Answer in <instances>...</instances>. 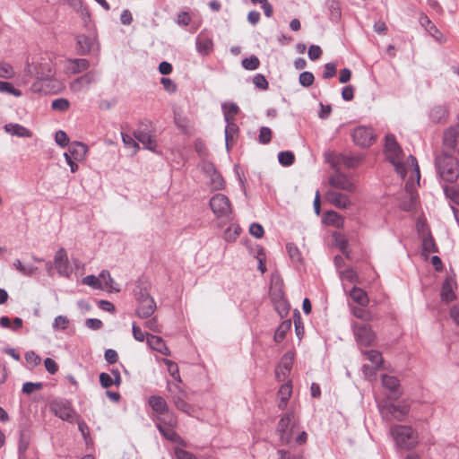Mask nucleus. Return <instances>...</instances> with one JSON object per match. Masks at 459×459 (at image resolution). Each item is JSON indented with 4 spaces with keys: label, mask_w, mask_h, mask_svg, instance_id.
I'll list each match as a JSON object with an SVG mask.
<instances>
[{
    "label": "nucleus",
    "mask_w": 459,
    "mask_h": 459,
    "mask_svg": "<svg viewBox=\"0 0 459 459\" xmlns=\"http://www.w3.org/2000/svg\"><path fill=\"white\" fill-rule=\"evenodd\" d=\"M225 120L229 122L238 112V107L235 103H226L222 106Z\"/></svg>",
    "instance_id": "obj_47"
},
{
    "label": "nucleus",
    "mask_w": 459,
    "mask_h": 459,
    "mask_svg": "<svg viewBox=\"0 0 459 459\" xmlns=\"http://www.w3.org/2000/svg\"><path fill=\"white\" fill-rule=\"evenodd\" d=\"M269 295L273 302L284 299L282 282L280 277L277 275H273L272 277Z\"/></svg>",
    "instance_id": "obj_24"
},
{
    "label": "nucleus",
    "mask_w": 459,
    "mask_h": 459,
    "mask_svg": "<svg viewBox=\"0 0 459 459\" xmlns=\"http://www.w3.org/2000/svg\"><path fill=\"white\" fill-rule=\"evenodd\" d=\"M455 281L451 278H447L445 280L442 290H441V299L446 302H450L455 299V294L454 292Z\"/></svg>",
    "instance_id": "obj_29"
},
{
    "label": "nucleus",
    "mask_w": 459,
    "mask_h": 459,
    "mask_svg": "<svg viewBox=\"0 0 459 459\" xmlns=\"http://www.w3.org/2000/svg\"><path fill=\"white\" fill-rule=\"evenodd\" d=\"M169 391L172 394V400L175 406L181 411L190 414L193 411V407L186 401L187 396L186 393L181 389L178 384H171L169 381L167 383Z\"/></svg>",
    "instance_id": "obj_8"
},
{
    "label": "nucleus",
    "mask_w": 459,
    "mask_h": 459,
    "mask_svg": "<svg viewBox=\"0 0 459 459\" xmlns=\"http://www.w3.org/2000/svg\"><path fill=\"white\" fill-rule=\"evenodd\" d=\"M156 310V303L153 299H146L138 303L136 313L140 317L151 316Z\"/></svg>",
    "instance_id": "obj_22"
},
{
    "label": "nucleus",
    "mask_w": 459,
    "mask_h": 459,
    "mask_svg": "<svg viewBox=\"0 0 459 459\" xmlns=\"http://www.w3.org/2000/svg\"><path fill=\"white\" fill-rule=\"evenodd\" d=\"M420 23L437 41H439V42L445 41V38H444L443 34L432 23V22L429 19V17L427 15L422 14L420 17Z\"/></svg>",
    "instance_id": "obj_25"
},
{
    "label": "nucleus",
    "mask_w": 459,
    "mask_h": 459,
    "mask_svg": "<svg viewBox=\"0 0 459 459\" xmlns=\"http://www.w3.org/2000/svg\"><path fill=\"white\" fill-rule=\"evenodd\" d=\"M279 162L283 166H290L294 162V154L290 152H281L278 154Z\"/></svg>",
    "instance_id": "obj_51"
},
{
    "label": "nucleus",
    "mask_w": 459,
    "mask_h": 459,
    "mask_svg": "<svg viewBox=\"0 0 459 459\" xmlns=\"http://www.w3.org/2000/svg\"><path fill=\"white\" fill-rule=\"evenodd\" d=\"M133 335L135 341L140 342L146 341L147 344H159L161 342L160 337L149 333L145 334L143 331L135 325H133Z\"/></svg>",
    "instance_id": "obj_21"
},
{
    "label": "nucleus",
    "mask_w": 459,
    "mask_h": 459,
    "mask_svg": "<svg viewBox=\"0 0 459 459\" xmlns=\"http://www.w3.org/2000/svg\"><path fill=\"white\" fill-rule=\"evenodd\" d=\"M70 103L68 100L60 98L52 101L51 108L55 110L65 111L69 108Z\"/></svg>",
    "instance_id": "obj_53"
},
{
    "label": "nucleus",
    "mask_w": 459,
    "mask_h": 459,
    "mask_svg": "<svg viewBox=\"0 0 459 459\" xmlns=\"http://www.w3.org/2000/svg\"><path fill=\"white\" fill-rule=\"evenodd\" d=\"M293 360H294V352L288 351L282 356L278 366H280L281 368H284L285 371H290L292 365H293Z\"/></svg>",
    "instance_id": "obj_44"
},
{
    "label": "nucleus",
    "mask_w": 459,
    "mask_h": 459,
    "mask_svg": "<svg viewBox=\"0 0 459 459\" xmlns=\"http://www.w3.org/2000/svg\"><path fill=\"white\" fill-rule=\"evenodd\" d=\"M210 207L216 218H228L231 212L232 206L228 196L223 194H215L209 202Z\"/></svg>",
    "instance_id": "obj_7"
},
{
    "label": "nucleus",
    "mask_w": 459,
    "mask_h": 459,
    "mask_svg": "<svg viewBox=\"0 0 459 459\" xmlns=\"http://www.w3.org/2000/svg\"><path fill=\"white\" fill-rule=\"evenodd\" d=\"M4 129L7 134L13 136L20 138H30L32 136V132L20 124L8 123L4 125Z\"/></svg>",
    "instance_id": "obj_20"
},
{
    "label": "nucleus",
    "mask_w": 459,
    "mask_h": 459,
    "mask_svg": "<svg viewBox=\"0 0 459 459\" xmlns=\"http://www.w3.org/2000/svg\"><path fill=\"white\" fill-rule=\"evenodd\" d=\"M444 147L450 154H459V126H451L444 133Z\"/></svg>",
    "instance_id": "obj_16"
},
{
    "label": "nucleus",
    "mask_w": 459,
    "mask_h": 459,
    "mask_svg": "<svg viewBox=\"0 0 459 459\" xmlns=\"http://www.w3.org/2000/svg\"><path fill=\"white\" fill-rule=\"evenodd\" d=\"M391 434L396 445L403 449L410 450L416 445L413 430L409 426L396 425L391 429Z\"/></svg>",
    "instance_id": "obj_4"
},
{
    "label": "nucleus",
    "mask_w": 459,
    "mask_h": 459,
    "mask_svg": "<svg viewBox=\"0 0 459 459\" xmlns=\"http://www.w3.org/2000/svg\"><path fill=\"white\" fill-rule=\"evenodd\" d=\"M42 386H43V383H41V382H39V383L26 382L23 384L22 390V393H24L26 394H30L34 391L41 389Z\"/></svg>",
    "instance_id": "obj_55"
},
{
    "label": "nucleus",
    "mask_w": 459,
    "mask_h": 459,
    "mask_svg": "<svg viewBox=\"0 0 459 459\" xmlns=\"http://www.w3.org/2000/svg\"><path fill=\"white\" fill-rule=\"evenodd\" d=\"M286 247L290 259L293 262H299L301 259V255L298 247L293 244H288Z\"/></svg>",
    "instance_id": "obj_58"
},
{
    "label": "nucleus",
    "mask_w": 459,
    "mask_h": 459,
    "mask_svg": "<svg viewBox=\"0 0 459 459\" xmlns=\"http://www.w3.org/2000/svg\"><path fill=\"white\" fill-rule=\"evenodd\" d=\"M293 421L294 412L289 411L282 415L278 422L277 432L282 444L288 443L290 440Z\"/></svg>",
    "instance_id": "obj_12"
},
{
    "label": "nucleus",
    "mask_w": 459,
    "mask_h": 459,
    "mask_svg": "<svg viewBox=\"0 0 459 459\" xmlns=\"http://www.w3.org/2000/svg\"><path fill=\"white\" fill-rule=\"evenodd\" d=\"M54 414L63 420L73 423L80 419L78 413L72 407L70 401L66 399H55L50 404Z\"/></svg>",
    "instance_id": "obj_6"
},
{
    "label": "nucleus",
    "mask_w": 459,
    "mask_h": 459,
    "mask_svg": "<svg viewBox=\"0 0 459 459\" xmlns=\"http://www.w3.org/2000/svg\"><path fill=\"white\" fill-rule=\"evenodd\" d=\"M381 382L383 386L391 392L388 398L395 400L399 397L400 394L397 392V389L400 386V381L396 377L385 374L381 377Z\"/></svg>",
    "instance_id": "obj_19"
},
{
    "label": "nucleus",
    "mask_w": 459,
    "mask_h": 459,
    "mask_svg": "<svg viewBox=\"0 0 459 459\" xmlns=\"http://www.w3.org/2000/svg\"><path fill=\"white\" fill-rule=\"evenodd\" d=\"M71 325H72L71 320L66 316H62V315L55 317L53 324H52L53 329L57 332L67 331L68 329H70Z\"/></svg>",
    "instance_id": "obj_38"
},
{
    "label": "nucleus",
    "mask_w": 459,
    "mask_h": 459,
    "mask_svg": "<svg viewBox=\"0 0 459 459\" xmlns=\"http://www.w3.org/2000/svg\"><path fill=\"white\" fill-rule=\"evenodd\" d=\"M14 76V70L13 66L6 63L0 61V77L11 79Z\"/></svg>",
    "instance_id": "obj_48"
},
{
    "label": "nucleus",
    "mask_w": 459,
    "mask_h": 459,
    "mask_svg": "<svg viewBox=\"0 0 459 459\" xmlns=\"http://www.w3.org/2000/svg\"><path fill=\"white\" fill-rule=\"evenodd\" d=\"M353 334L356 342L360 344H371L376 340V333L369 325L354 323Z\"/></svg>",
    "instance_id": "obj_13"
},
{
    "label": "nucleus",
    "mask_w": 459,
    "mask_h": 459,
    "mask_svg": "<svg viewBox=\"0 0 459 459\" xmlns=\"http://www.w3.org/2000/svg\"><path fill=\"white\" fill-rule=\"evenodd\" d=\"M175 455L177 459H197L192 453L181 448L175 449Z\"/></svg>",
    "instance_id": "obj_64"
},
{
    "label": "nucleus",
    "mask_w": 459,
    "mask_h": 459,
    "mask_svg": "<svg viewBox=\"0 0 459 459\" xmlns=\"http://www.w3.org/2000/svg\"><path fill=\"white\" fill-rule=\"evenodd\" d=\"M0 92L8 93L14 97L22 96V91L19 89L14 88L12 83L4 81H0Z\"/></svg>",
    "instance_id": "obj_46"
},
{
    "label": "nucleus",
    "mask_w": 459,
    "mask_h": 459,
    "mask_svg": "<svg viewBox=\"0 0 459 459\" xmlns=\"http://www.w3.org/2000/svg\"><path fill=\"white\" fill-rule=\"evenodd\" d=\"M351 311L354 316L364 321H370L373 318L371 312L363 307L351 306Z\"/></svg>",
    "instance_id": "obj_42"
},
{
    "label": "nucleus",
    "mask_w": 459,
    "mask_h": 459,
    "mask_svg": "<svg viewBox=\"0 0 459 459\" xmlns=\"http://www.w3.org/2000/svg\"><path fill=\"white\" fill-rule=\"evenodd\" d=\"M329 184L335 188L352 193L356 190V185L352 181V179L342 173L340 170H336L335 173H333L330 179Z\"/></svg>",
    "instance_id": "obj_14"
},
{
    "label": "nucleus",
    "mask_w": 459,
    "mask_h": 459,
    "mask_svg": "<svg viewBox=\"0 0 459 459\" xmlns=\"http://www.w3.org/2000/svg\"><path fill=\"white\" fill-rule=\"evenodd\" d=\"M423 250L428 253L437 252V247L434 239L431 237H427L423 239Z\"/></svg>",
    "instance_id": "obj_60"
},
{
    "label": "nucleus",
    "mask_w": 459,
    "mask_h": 459,
    "mask_svg": "<svg viewBox=\"0 0 459 459\" xmlns=\"http://www.w3.org/2000/svg\"><path fill=\"white\" fill-rule=\"evenodd\" d=\"M379 411L385 418L391 417L402 421L409 413V407L407 405H395L385 402L379 404Z\"/></svg>",
    "instance_id": "obj_11"
},
{
    "label": "nucleus",
    "mask_w": 459,
    "mask_h": 459,
    "mask_svg": "<svg viewBox=\"0 0 459 459\" xmlns=\"http://www.w3.org/2000/svg\"><path fill=\"white\" fill-rule=\"evenodd\" d=\"M199 168L206 179L205 184L210 188V190L218 191L224 188V179L214 168L212 163L204 160L200 163Z\"/></svg>",
    "instance_id": "obj_5"
},
{
    "label": "nucleus",
    "mask_w": 459,
    "mask_h": 459,
    "mask_svg": "<svg viewBox=\"0 0 459 459\" xmlns=\"http://www.w3.org/2000/svg\"><path fill=\"white\" fill-rule=\"evenodd\" d=\"M213 48L212 39L207 37H198L196 40V48L201 55H208Z\"/></svg>",
    "instance_id": "obj_35"
},
{
    "label": "nucleus",
    "mask_w": 459,
    "mask_h": 459,
    "mask_svg": "<svg viewBox=\"0 0 459 459\" xmlns=\"http://www.w3.org/2000/svg\"><path fill=\"white\" fill-rule=\"evenodd\" d=\"M290 327L291 322L290 320L282 322L274 333V341L276 342H281L284 340L286 333L290 330Z\"/></svg>",
    "instance_id": "obj_39"
},
{
    "label": "nucleus",
    "mask_w": 459,
    "mask_h": 459,
    "mask_svg": "<svg viewBox=\"0 0 459 459\" xmlns=\"http://www.w3.org/2000/svg\"><path fill=\"white\" fill-rule=\"evenodd\" d=\"M416 185L412 180H408L405 185V195L400 203V207L406 212L413 211L417 205V195L415 194Z\"/></svg>",
    "instance_id": "obj_15"
},
{
    "label": "nucleus",
    "mask_w": 459,
    "mask_h": 459,
    "mask_svg": "<svg viewBox=\"0 0 459 459\" xmlns=\"http://www.w3.org/2000/svg\"><path fill=\"white\" fill-rule=\"evenodd\" d=\"M149 405L152 407V409L156 411L157 413L162 415L166 412H168V404L166 401L159 395H152L149 398Z\"/></svg>",
    "instance_id": "obj_28"
},
{
    "label": "nucleus",
    "mask_w": 459,
    "mask_h": 459,
    "mask_svg": "<svg viewBox=\"0 0 459 459\" xmlns=\"http://www.w3.org/2000/svg\"><path fill=\"white\" fill-rule=\"evenodd\" d=\"M326 200L339 209H346L351 203L348 195L334 190H329L325 194Z\"/></svg>",
    "instance_id": "obj_18"
},
{
    "label": "nucleus",
    "mask_w": 459,
    "mask_h": 459,
    "mask_svg": "<svg viewBox=\"0 0 459 459\" xmlns=\"http://www.w3.org/2000/svg\"><path fill=\"white\" fill-rule=\"evenodd\" d=\"M134 138L139 143H143L146 149L154 151L156 147V142L149 132L137 130L134 132Z\"/></svg>",
    "instance_id": "obj_26"
},
{
    "label": "nucleus",
    "mask_w": 459,
    "mask_h": 459,
    "mask_svg": "<svg viewBox=\"0 0 459 459\" xmlns=\"http://www.w3.org/2000/svg\"><path fill=\"white\" fill-rule=\"evenodd\" d=\"M341 277L342 280H346L350 282H357L358 281L357 273L353 269H347L342 272Z\"/></svg>",
    "instance_id": "obj_62"
},
{
    "label": "nucleus",
    "mask_w": 459,
    "mask_h": 459,
    "mask_svg": "<svg viewBox=\"0 0 459 459\" xmlns=\"http://www.w3.org/2000/svg\"><path fill=\"white\" fill-rule=\"evenodd\" d=\"M28 73L38 79V81L31 85V90L34 92L45 91L41 85V82L49 81L54 78L55 75V70L48 61L33 62L28 66Z\"/></svg>",
    "instance_id": "obj_2"
},
{
    "label": "nucleus",
    "mask_w": 459,
    "mask_h": 459,
    "mask_svg": "<svg viewBox=\"0 0 459 459\" xmlns=\"http://www.w3.org/2000/svg\"><path fill=\"white\" fill-rule=\"evenodd\" d=\"M82 283L95 290H102V281L100 275H88L82 280Z\"/></svg>",
    "instance_id": "obj_45"
},
{
    "label": "nucleus",
    "mask_w": 459,
    "mask_h": 459,
    "mask_svg": "<svg viewBox=\"0 0 459 459\" xmlns=\"http://www.w3.org/2000/svg\"><path fill=\"white\" fill-rule=\"evenodd\" d=\"M77 45L79 48V51L82 54H86L93 48L95 41L91 38H89L84 35H80L77 37Z\"/></svg>",
    "instance_id": "obj_36"
},
{
    "label": "nucleus",
    "mask_w": 459,
    "mask_h": 459,
    "mask_svg": "<svg viewBox=\"0 0 459 459\" xmlns=\"http://www.w3.org/2000/svg\"><path fill=\"white\" fill-rule=\"evenodd\" d=\"M54 264L59 275L69 277L71 269L69 266L67 254L65 248H59L55 254Z\"/></svg>",
    "instance_id": "obj_17"
},
{
    "label": "nucleus",
    "mask_w": 459,
    "mask_h": 459,
    "mask_svg": "<svg viewBox=\"0 0 459 459\" xmlns=\"http://www.w3.org/2000/svg\"><path fill=\"white\" fill-rule=\"evenodd\" d=\"M89 67V62L86 59H70L68 60L67 70L73 74H79Z\"/></svg>",
    "instance_id": "obj_34"
},
{
    "label": "nucleus",
    "mask_w": 459,
    "mask_h": 459,
    "mask_svg": "<svg viewBox=\"0 0 459 459\" xmlns=\"http://www.w3.org/2000/svg\"><path fill=\"white\" fill-rule=\"evenodd\" d=\"M273 304H274L275 309L277 310V312L279 313V315L281 317L288 314L289 309H290V305L285 298L281 299L278 301H273Z\"/></svg>",
    "instance_id": "obj_50"
},
{
    "label": "nucleus",
    "mask_w": 459,
    "mask_h": 459,
    "mask_svg": "<svg viewBox=\"0 0 459 459\" xmlns=\"http://www.w3.org/2000/svg\"><path fill=\"white\" fill-rule=\"evenodd\" d=\"M100 277L101 278L102 281V290H106L108 292H119L120 288L119 284L117 283L112 277L110 276V273L108 271H102L100 273Z\"/></svg>",
    "instance_id": "obj_27"
},
{
    "label": "nucleus",
    "mask_w": 459,
    "mask_h": 459,
    "mask_svg": "<svg viewBox=\"0 0 459 459\" xmlns=\"http://www.w3.org/2000/svg\"><path fill=\"white\" fill-rule=\"evenodd\" d=\"M89 152L88 146L82 142H74L69 147V152L76 161H82L86 159Z\"/></svg>",
    "instance_id": "obj_23"
},
{
    "label": "nucleus",
    "mask_w": 459,
    "mask_h": 459,
    "mask_svg": "<svg viewBox=\"0 0 459 459\" xmlns=\"http://www.w3.org/2000/svg\"><path fill=\"white\" fill-rule=\"evenodd\" d=\"M291 395V385L289 383L281 385L278 391V396L280 398L278 407L279 409H284L289 402Z\"/></svg>",
    "instance_id": "obj_33"
},
{
    "label": "nucleus",
    "mask_w": 459,
    "mask_h": 459,
    "mask_svg": "<svg viewBox=\"0 0 459 459\" xmlns=\"http://www.w3.org/2000/svg\"><path fill=\"white\" fill-rule=\"evenodd\" d=\"M25 359H26V362L30 366V367H34V366H37L40 363L41 361V359L39 356H38L36 353H34L33 351H27L25 353Z\"/></svg>",
    "instance_id": "obj_59"
},
{
    "label": "nucleus",
    "mask_w": 459,
    "mask_h": 459,
    "mask_svg": "<svg viewBox=\"0 0 459 459\" xmlns=\"http://www.w3.org/2000/svg\"><path fill=\"white\" fill-rule=\"evenodd\" d=\"M253 82L257 88L261 90H266L268 88L267 80L264 75L260 74L254 76Z\"/></svg>",
    "instance_id": "obj_61"
},
{
    "label": "nucleus",
    "mask_w": 459,
    "mask_h": 459,
    "mask_svg": "<svg viewBox=\"0 0 459 459\" xmlns=\"http://www.w3.org/2000/svg\"><path fill=\"white\" fill-rule=\"evenodd\" d=\"M177 424V420L174 417H170L167 422L165 420L159 419V422L156 424L157 429L162 437L166 439L185 446V442L182 437L173 429V427Z\"/></svg>",
    "instance_id": "obj_9"
},
{
    "label": "nucleus",
    "mask_w": 459,
    "mask_h": 459,
    "mask_svg": "<svg viewBox=\"0 0 459 459\" xmlns=\"http://www.w3.org/2000/svg\"><path fill=\"white\" fill-rule=\"evenodd\" d=\"M323 222L336 228L343 226V218L334 211H327L323 218Z\"/></svg>",
    "instance_id": "obj_31"
},
{
    "label": "nucleus",
    "mask_w": 459,
    "mask_h": 459,
    "mask_svg": "<svg viewBox=\"0 0 459 459\" xmlns=\"http://www.w3.org/2000/svg\"><path fill=\"white\" fill-rule=\"evenodd\" d=\"M13 266L19 273H21L22 275H25V276L32 275L35 273V271L37 270V267H35L33 265H24V264H22V263L19 259H16L13 262Z\"/></svg>",
    "instance_id": "obj_43"
},
{
    "label": "nucleus",
    "mask_w": 459,
    "mask_h": 459,
    "mask_svg": "<svg viewBox=\"0 0 459 459\" xmlns=\"http://www.w3.org/2000/svg\"><path fill=\"white\" fill-rule=\"evenodd\" d=\"M315 77L310 72H303L299 74V82L304 87H309L313 84Z\"/></svg>",
    "instance_id": "obj_54"
},
{
    "label": "nucleus",
    "mask_w": 459,
    "mask_h": 459,
    "mask_svg": "<svg viewBox=\"0 0 459 459\" xmlns=\"http://www.w3.org/2000/svg\"><path fill=\"white\" fill-rule=\"evenodd\" d=\"M259 142L263 144H266L271 141L272 130L269 127L263 126L259 132Z\"/></svg>",
    "instance_id": "obj_57"
},
{
    "label": "nucleus",
    "mask_w": 459,
    "mask_h": 459,
    "mask_svg": "<svg viewBox=\"0 0 459 459\" xmlns=\"http://www.w3.org/2000/svg\"><path fill=\"white\" fill-rule=\"evenodd\" d=\"M100 383L103 388H108L114 385L113 378L106 372H102L99 377Z\"/></svg>",
    "instance_id": "obj_63"
},
{
    "label": "nucleus",
    "mask_w": 459,
    "mask_h": 459,
    "mask_svg": "<svg viewBox=\"0 0 459 459\" xmlns=\"http://www.w3.org/2000/svg\"><path fill=\"white\" fill-rule=\"evenodd\" d=\"M351 299L361 307H366L369 303V299L366 291L360 288L354 287L349 292Z\"/></svg>",
    "instance_id": "obj_30"
},
{
    "label": "nucleus",
    "mask_w": 459,
    "mask_h": 459,
    "mask_svg": "<svg viewBox=\"0 0 459 459\" xmlns=\"http://www.w3.org/2000/svg\"><path fill=\"white\" fill-rule=\"evenodd\" d=\"M255 257L256 258L257 263H258V267H257L258 270L262 273H264L266 272V266H265L266 255H265L264 248L258 247Z\"/></svg>",
    "instance_id": "obj_49"
},
{
    "label": "nucleus",
    "mask_w": 459,
    "mask_h": 459,
    "mask_svg": "<svg viewBox=\"0 0 459 459\" xmlns=\"http://www.w3.org/2000/svg\"><path fill=\"white\" fill-rule=\"evenodd\" d=\"M436 165L440 178L447 182H454L459 176L458 161L451 154H442L436 159Z\"/></svg>",
    "instance_id": "obj_3"
},
{
    "label": "nucleus",
    "mask_w": 459,
    "mask_h": 459,
    "mask_svg": "<svg viewBox=\"0 0 459 459\" xmlns=\"http://www.w3.org/2000/svg\"><path fill=\"white\" fill-rule=\"evenodd\" d=\"M352 139L355 144L364 148L372 145L377 139V135L371 127L360 126L353 130Z\"/></svg>",
    "instance_id": "obj_10"
},
{
    "label": "nucleus",
    "mask_w": 459,
    "mask_h": 459,
    "mask_svg": "<svg viewBox=\"0 0 459 459\" xmlns=\"http://www.w3.org/2000/svg\"><path fill=\"white\" fill-rule=\"evenodd\" d=\"M385 154L387 160L393 164L395 171L402 177L404 178L409 170L411 171V177L414 176L417 178V182H420V168L416 158L410 155L406 161H403V153L396 142L395 138L392 134H388L385 137Z\"/></svg>",
    "instance_id": "obj_1"
},
{
    "label": "nucleus",
    "mask_w": 459,
    "mask_h": 459,
    "mask_svg": "<svg viewBox=\"0 0 459 459\" xmlns=\"http://www.w3.org/2000/svg\"><path fill=\"white\" fill-rule=\"evenodd\" d=\"M447 115L446 108L443 106L434 107L430 111V118L436 123L441 122Z\"/></svg>",
    "instance_id": "obj_41"
},
{
    "label": "nucleus",
    "mask_w": 459,
    "mask_h": 459,
    "mask_svg": "<svg viewBox=\"0 0 459 459\" xmlns=\"http://www.w3.org/2000/svg\"><path fill=\"white\" fill-rule=\"evenodd\" d=\"M161 361L167 366L168 371L169 375L178 382L181 383L182 379L179 374L178 366L174 361L168 359H162Z\"/></svg>",
    "instance_id": "obj_40"
},
{
    "label": "nucleus",
    "mask_w": 459,
    "mask_h": 459,
    "mask_svg": "<svg viewBox=\"0 0 459 459\" xmlns=\"http://www.w3.org/2000/svg\"><path fill=\"white\" fill-rule=\"evenodd\" d=\"M29 441L25 439L24 435L21 434L18 446L19 459H31L37 457L35 453H28Z\"/></svg>",
    "instance_id": "obj_37"
},
{
    "label": "nucleus",
    "mask_w": 459,
    "mask_h": 459,
    "mask_svg": "<svg viewBox=\"0 0 459 459\" xmlns=\"http://www.w3.org/2000/svg\"><path fill=\"white\" fill-rule=\"evenodd\" d=\"M362 353L364 354L366 359L372 363L375 370L381 368V366L384 362L381 352L376 350H369L365 351H362Z\"/></svg>",
    "instance_id": "obj_32"
},
{
    "label": "nucleus",
    "mask_w": 459,
    "mask_h": 459,
    "mask_svg": "<svg viewBox=\"0 0 459 459\" xmlns=\"http://www.w3.org/2000/svg\"><path fill=\"white\" fill-rule=\"evenodd\" d=\"M55 141L59 146L65 147L69 143V137L65 131L58 130L55 134Z\"/></svg>",
    "instance_id": "obj_56"
},
{
    "label": "nucleus",
    "mask_w": 459,
    "mask_h": 459,
    "mask_svg": "<svg viewBox=\"0 0 459 459\" xmlns=\"http://www.w3.org/2000/svg\"><path fill=\"white\" fill-rule=\"evenodd\" d=\"M259 65H260V61L255 56H252L248 58H244L242 60V65L247 70H255L258 68Z\"/></svg>",
    "instance_id": "obj_52"
}]
</instances>
